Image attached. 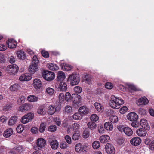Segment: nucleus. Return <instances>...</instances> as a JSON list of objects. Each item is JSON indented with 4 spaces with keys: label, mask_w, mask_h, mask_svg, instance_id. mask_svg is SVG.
<instances>
[{
    "label": "nucleus",
    "mask_w": 154,
    "mask_h": 154,
    "mask_svg": "<svg viewBox=\"0 0 154 154\" xmlns=\"http://www.w3.org/2000/svg\"><path fill=\"white\" fill-rule=\"evenodd\" d=\"M80 125L79 124L75 123L73 124L72 125V127L74 130L75 131H77L79 128Z\"/></svg>",
    "instance_id": "50"
},
{
    "label": "nucleus",
    "mask_w": 154,
    "mask_h": 154,
    "mask_svg": "<svg viewBox=\"0 0 154 154\" xmlns=\"http://www.w3.org/2000/svg\"><path fill=\"white\" fill-rule=\"evenodd\" d=\"M16 130L18 133H21L24 130L23 125L22 124L19 125L17 127Z\"/></svg>",
    "instance_id": "44"
},
{
    "label": "nucleus",
    "mask_w": 154,
    "mask_h": 154,
    "mask_svg": "<svg viewBox=\"0 0 154 154\" xmlns=\"http://www.w3.org/2000/svg\"><path fill=\"white\" fill-rule=\"evenodd\" d=\"M58 99L60 103H62L65 99V96L64 94L60 93L58 95Z\"/></svg>",
    "instance_id": "45"
},
{
    "label": "nucleus",
    "mask_w": 154,
    "mask_h": 154,
    "mask_svg": "<svg viewBox=\"0 0 154 154\" xmlns=\"http://www.w3.org/2000/svg\"><path fill=\"white\" fill-rule=\"evenodd\" d=\"M131 125L133 127L137 128L139 127V124L138 122L136 121H133L131 124Z\"/></svg>",
    "instance_id": "62"
},
{
    "label": "nucleus",
    "mask_w": 154,
    "mask_h": 154,
    "mask_svg": "<svg viewBox=\"0 0 154 154\" xmlns=\"http://www.w3.org/2000/svg\"><path fill=\"white\" fill-rule=\"evenodd\" d=\"M68 80L70 82L72 86H74L77 85L79 83L80 78L77 74H72L69 75Z\"/></svg>",
    "instance_id": "2"
},
{
    "label": "nucleus",
    "mask_w": 154,
    "mask_h": 154,
    "mask_svg": "<svg viewBox=\"0 0 154 154\" xmlns=\"http://www.w3.org/2000/svg\"><path fill=\"white\" fill-rule=\"evenodd\" d=\"M82 117V115L79 113H76L73 115V118L75 120L81 119Z\"/></svg>",
    "instance_id": "32"
},
{
    "label": "nucleus",
    "mask_w": 154,
    "mask_h": 154,
    "mask_svg": "<svg viewBox=\"0 0 154 154\" xmlns=\"http://www.w3.org/2000/svg\"><path fill=\"white\" fill-rule=\"evenodd\" d=\"M82 144L80 143L76 144L75 146V149L76 152H81Z\"/></svg>",
    "instance_id": "47"
},
{
    "label": "nucleus",
    "mask_w": 154,
    "mask_h": 154,
    "mask_svg": "<svg viewBox=\"0 0 154 154\" xmlns=\"http://www.w3.org/2000/svg\"><path fill=\"white\" fill-rule=\"evenodd\" d=\"M31 132L33 134H35L38 132V129L36 127H33L31 129Z\"/></svg>",
    "instance_id": "60"
},
{
    "label": "nucleus",
    "mask_w": 154,
    "mask_h": 154,
    "mask_svg": "<svg viewBox=\"0 0 154 154\" xmlns=\"http://www.w3.org/2000/svg\"><path fill=\"white\" fill-rule=\"evenodd\" d=\"M38 113L40 115H44L45 114V112L44 108L43 106L39 107L37 110Z\"/></svg>",
    "instance_id": "41"
},
{
    "label": "nucleus",
    "mask_w": 154,
    "mask_h": 154,
    "mask_svg": "<svg viewBox=\"0 0 154 154\" xmlns=\"http://www.w3.org/2000/svg\"><path fill=\"white\" fill-rule=\"evenodd\" d=\"M140 124L141 126L144 129L149 130V126L147 122L145 119H142L140 121Z\"/></svg>",
    "instance_id": "13"
},
{
    "label": "nucleus",
    "mask_w": 154,
    "mask_h": 154,
    "mask_svg": "<svg viewBox=\"0 0 154 154\" xmlns=\"http://www.w3.org/2000/svg\"><path fill=\"white\" fill-rule=\"evenodd\" d=\"M46 144L45 140L43 138H39L37 139L36 144L37 146L40 148H42L45 146Z\"/></svg>",
    "instance_id": "10"
},
{
    "label": "nucleus",
    "mask_w": 154,
    "mask_h": 154,
    "mask_svg": "<svg viewBox=\"0 0 154 154\" xmlns=\"http://www.w3.org/2000/svg\"><path fill=\"white\" fill-rule=\"evenodd\" d=\"M150 149L152 150H154V140H153L149 145Z\"/></svg>",
    "instance_id": "64"
},
{
    "label": "nucleus",
    "mask_w": 154,
    "mask_h": 154,
    "mask_svg": "<svg viewBox=\"0 0 154 154\" xmlns=\"http://www.w3.org/2000/svg\"><path fill=\"white\" fill-rule=\"evenodd\" d=\"M19 69L18 67L15 64L10 65V74H15L18 72Z\"/></svg>",
    "instance_id": "15"
},
{
    "label": "nucleus",
    "mask_w": 154,
    "mask_h": 154,
    "mask_svg": "<svg viewBox=\"0 0 154 154\" xmlns=\"http://www.w3.org/2000/svg\"><path fill=\"white\" fill-rule=\"evenodd\" d=\"M18 118L16 116H12L10 118V125H13L16 123Z\"/></svg>",
    "instance_id": "39"
},
{
    "label": "nucleus",
    "mask_w": 154,
    "mask_h": 154,
    "mask_svg": "<svg viewBox=\"0 0 154 154\" xmlns=\"http://www.w3.org/2000/svg\"><path fill=\"white\" fill-rule=\"evenodd\" d=\"M17 45V42L16 41L10 39V49L15 48Z\"/></svg>",
    "instance_id": "40"
},
{
    "label": "nucleus",
    "mask_w": 154,
    "mask_h": 154,
    "mask_svg": "<svg viewBox=\"0 0 154 154\" xmlns=\"http://www.w3.org/2000/svg\"><path fill=\"white\" fill-rule=\"evenodd\" d=\"M47 66L49 69L53 71L57 70L59 69L58 66L56 64L53 63H48Z\"/></svg>",
    "instance_id": "18"
},
{
    "label": "nucleus",
    "mask_w": 154,
    "mask_h": 154,
    "mask_svg": "<svg viewBox=\"0 0 154 154\" xmlns=\"http://www.w3.org/2000/svg\"><path fill=\"white\" fill-rule=\"evenodd\" d=\"M100 143L99 141H95L93 143L92 146L94 149H97L100 147Z\"/></svg>",
    "instance_id": "38"
},
{
    "label": "nucleus",
    "mask_w": 154,
    "mask_h": 154,
    "mask_svg": "<svg viewBox=\"0 0 154 154\" xmlns=\"http://www.w3.org/2000/svg\"><path fill=\"white\" fill-rule=\"evenodd\" d=\"M56 111V109L54 106L50 105L48 108V114L51 115L54 114Z\"/></svg>",
    "instance_id": "22"
},
{
    "label": "nucleus",
    "mask_w": 154,
    "mask_h": 154,
    "mask_svg": "<svg viewBox=\"0 0 154 154\" xmlns=\"http://www.w3.org/2000/svg\"><path fill=\"white\" fill-rule=\"evenodd\" d=\"M141 140L138 137H135L131 139L130 141L131 143L134 146L139 145L141 143Z\"/></svg>",
    "instance_id": "11"
},
{
    "label": "nucleus",
    "mask_w": 154,
    "mask_h": 154,
    "mask_svg": "<svg viewBox=\"0 0 154 154\" xmlns=\"http://www.w3.org/2000/svg\"><path fill=\"white\" fill-rule=\"evenodd\" d=\"M104 127L106 129L110 131H111L113 129V126L111 122H107L104 124Z\"/></svg>",
    "instance_id": "25"
},
{
    "label": "nucleus",
    "mask_w": 154,
    "mask_h": 154,
    "mask_svg": "<svg viewBox=\"0 0 154 154\" xmlns=\"http://www.w3.org/2000/svg\"><path fill=\"white\" fill-rule=\"evenodd\" d=\"M105 149L108 154H114L115 153V149L113 145L111 143H107L105 145Z\"/></svg>",
    "instance_id": "5"
},
{
    "label": "nucleus",
    "mask_w": 154,
    "mask_h": 154,
    "mask_svg": "<svg viewBox=\"0 0 154 154\" xmlns=\"http://www.w3.org/2000/svg\"><path fill=\"white\" fill-rule=\"evenodd\" d=\"M56 126L55 125H52L49 126L48 130L50 132H55L56 131Z\"/></svg>",
    "instance_id": "37"
},
{
    "label": "nucleus",
    "mask_w": 154,
    "mask_h": 154,
    "mask_svg": "<svg viewBox=\"0 0 154 154\" xmlns=\"http://www.w3.org/2000/svg\"><path fill=\"white\" fill-rule=\"evenodd\" d=\"M90 119L91 121L96 122L98 120L99 117L96 114H94L91 116Z\"/></svg>",
    "instance_id": "35"
},
{
    "label": "nucleus",
    "mask_w": 154,
    "mask_h": 154,
    "mask_svg": "<svg viewBox=\"0 0 154 154\" xmlns=\"http://www.w3.org/2000/svg\"><path fill=\"white\" fill-rule=\"evenodd\" d=\"M60 147L62 149H65L67 147V144L65 142L61 143L60 145Z\"/></svg>",
    "instance_id": "63"
},
{
    "label": "nucleus",
    "mask_w": 154,
    "mask_h": 154,
    "mask_svg": "<svg viewBox=\"0 0 154 154\" xmlns=\"http://www.w3.org/2000/svg\"><path fill=\"white\" fill-rule=\"evenodd\" d=\"M34 114L31 112L28 113L23 116L21 119V122L23 124H26L31 121L33 119Z\"/></svg>",
    "instance_id": "3"
},
{
    "label": "nucleus",
    "mask_w": 154,
    "mask_h": 154,
    "mask_svg": "<svg viewBox=\"0 0 154 154\" xmlns=\"http://www.w3.org/2000/svg\"><path fill=\"white\" fill-rule=\"evenodd\" d=\"M72 96H71L70 93L69 92H67L65 94V99L68 102L71 101Z\"/></svg>",
    "instance_id": "42"
},
{
    "label": "nucleus",
    "mask_w": 154,
    "mask_h": 154,
    "mask_svg": "<svg viewBox=\"0 0 154 154\" xmlns=\"http://www.w3.org/2000/svg\"><path fill=\"white\" fill-rule=\"evenodd\" d=\"M87 125L88 128L91 130H93L96 128V124L95 122L91 121L88 122Z\"/></svg>",
    "instance_id": "27"
},
{
    "label": "nucleus",
    "mask_w": 154,
    "mask_h": 154,
    "mask_svg": "<svg viewBox=\"0 0 154 154\" xmlns=\"http://www.w3.org/2000/svg\"><path fill=\"white\" fill-rule=\"evenodd\" d=\"M110 140V137L107 135H103L100 137V140L102 143H105L109 141Z\"/></svg>",
    "instance_id": "20"
},
{
    "label": "nucleus",
    "mask_w": 154,
    "mask_h": 154,
    "mask_svg": "<svg viewBox=\"0 0 154 154\" xmlns=\"http://www.w3.org/2000/svg\"><path fill=\"white\" fill-rule=\"evenodd\" d=\"M64 112L66 114L70 113L72 112V108L71 106L67 105L64 108Z\"/></svg>",
    "instance_id": "30"
},
{
    "label": "nucleus",
    "mask_w": 154,
    "mask_h": 154,
    "mask_svg": "<svg viewBox=\"0 0 154 154\" xmlns=\"http://www.w3.org/2000/svg\"><path fill=\"white\" fill-rule=\"evenodd\" d=\"M36 64L31 63L29 68V70L30 72L33 74L38 69L37 66Z\"/></svg>",
    "instance_id": "17"
},
{
    "label": "nucleus",
    "mask_w": 154,
    "mask_h": 154,
    "mask_svg": "<svg viewBox=\"0 0 154 154\" xmlns=\"http://www.w3.org/2000/svg\"><path fill=\"white\" fill-rule=\"evenodd\" d=\"M74 90L77 93H80L82 92V89L81 87L76 86L74 88Z\"/></svg>",
    "instance_id": "46"
},
{
    "label": "nucleus",
    "mask_w": 154,
    "mask_h": 154,
    "mask_svg": "<svg viewBox=\"0 0 154 154\" xmlns=\"http://www.w3.org/2000/svg\"><path fill=\"white\" fill-rule=\"evenodd\" d=\"M124 132L128 136H131L133 134L132 129L129 127H126Z\"/></svg>",
    "instance_id": "26"
},
{
    "label": "nucleus",
    "mask_w": 154,
    "mask_h": 154,
    "mask_svg": "<svg viewBox=\"0 0 154 154\" xmlns=\"http://www.w3.org/2000/svg\"><path fill=\"white\" fill-rule=\"evenodd\" d=\"M17 57L20 59L24 60L26 58V56L24 52L22 51L19 50L17 52Z\"/></svg>",
    "instance_id": "19"
},
{
    "label": "nucleus",
    "mask_w": 154,
    "mask_h": 154,
    "mask_svg": "<svg viewBox=\"0 0 154 154\" xmlns=\"http://www.w3.org/2000/svg\"><path fill=\"white\" fill-rule=\"evenodd\" d=\"M81 152H87L89 148V146L88 144H85L83 145H82Z\"/></svg>",
    "instance_id": "43"
},
{
    "label": "nucleus",
    "mask_w": 154,
    "mask_h": 154,
    "mask_svg": "<svg viewBox=\"0 0 154 154\" xmlns=\"http://www.w3.org/2000/svg\"><path fill=\"white\" fill-rule=\"evenodd\" d=\"M111 98L109 103L110 106L113 108L118 109L121 105L124 103L123 99L119 97H116L113 95L111 96Z\"/></svg>",
    "instance_id": "1"
},
{
    "label": "nucleus",
    "mask_w": 154,
    "mask_h": 154,
    "mask_svg": "<svg viewBox=\"0 0 154 154\" xmlns=\"http://www.w3.org/2000/svg\"><path fill=\"white\" fill-rule=\"evenodd\" d=\"M51 148L54 149H56L58 146V143L56 140H52L50 142Z\"/></svg>",
    "instance_id": "29"
},
{
    "label": "nucleus",
    "mask_w": 154,
    "mask_h": 154,
    "mask_svg": "<svg viewBox=\"0 0 154 154\" xmlns=\"http://www.w3.org/2000/svg\"><path fill=\"white\" fill-rule=\"evenodd\" d=\"M41 54L42 56L45 58H48L49 57V54L48 53L45 51H42Z\"/></svg>",
    "instance_id": "59"
},
{
    "label": "nucleus",
    "mask_w": 154,
    "mask_h": 154,
    "mask_svg": "<svg viewBox=\"0 0 154 154\" xmlns=\"http://www.w3.org/2000/svg\"><path fill=\"white\" fill-rule=\"evenodd\" d=\"M90 135V132L89 130L88 129H85L83 132V137L85 139H86L88 138Z\"/></svg>",
    "instance_id": "31"
},
{
    "label": "nucleus",
    "mask_w": 154,
    "mask_h": 154,
    "mask_svg": "<svg viewBox=\"0 0 154 154\" xmlns=\"http://www.w3.org/2000/svg\"><path fill=\"white\" fill-rule=\"evenodd\" d=\"M32 78L31 75L29 73L22 74L19 78L21 81H28L30 80Z\"/></svg>",
    "instance_id": "8"
},
{
    "label": "nucleus",
    "mask_w": 154,
    "mask_h": 154,
    "mask_svg": "<svg viewBox=\"0 0 154 154\" xmlns=\"http://www.w3.org/2000/svg\"><path fill=\"white\" fill-rule=\"evenodd\" d=\"M128 109V108L126 106H123L120 109V112L122 114H123L126 112Z\"/></svg>",
    "instance_id": "54"
},
{
    "label": "nucleus",
    "mask_w": 154,
    "mask_h": 154,
    "mask_svg": "<svg viewBox=\"0 0 154 154\" xmlns=\"http://www.w3.org/2000/svg\"><path fill=\"white\" fill-rule=\"evenodd\" d=\"M46 92L49 95H51L54 92V89L51 88H48L46 89Z\"/></svg>",
    "instance_id": "48"
},
{
    "label": "nucleus",
    "mask_w": 154,
    "mask_h": 154,
    "mask_svg": "<svg viewBox=\"0 0 154 154\" xmlns=\"http://www.w3.org/2000/svg\"><path fill=\"white\" fill-rule=\"evenodd\" d=\"M42 76L44 79L48 81L53 80L55 77L54 73L48 71H44L42 73Z\"/></svg>",
    "instance_id": "4"
},
{
    "label": "nucleus",
    "mask_w": 154,
    "mask_h": 154,
    "mask_svg": "<svg viewBox=\"0 0 154 154\" xmlns=\"http://www.w3.org/2000/svg\"><path fill=\"white\" fill-rule=\"evenodd\" d=\"M105 87L106 88L111 89L113 87V84L110 82H107L105 84Z\"/></svg>",
    "instance_id": "53"
},
{
    "label": "nucleus",
    "mask_w": 154,
    "mask_h": 154,
    "mask_svg": "<svg viewBox=\"0 0 154 154\" xmlns=\"http://www.w3.org/2000/svg\"><path fill=\"white\" fill-rule=\"evenodd\" d=\"M136 134L140 137H144L147 133L146 131L144 129H138L136 131Z\"/></svg>",
    "instance_id": "14"
},
{
    "label": "nucleus",
    "mask_w": 154,
    "mask_h": 154,
    "mask_svg": "<svg viewBox=\"0 0 154 154\" xmlns=\"http://www.w3.org/2000/svg\"><path fill=\"white\" fill-rule=\"evenodd\" d=\"M65 139L67 143L70 144L72 143L71 137L69 135H66L65 137Z\"/></svg>",
    "instance_id": "56"
},
{
    "label": "nucleus",
    "mask_w": 154,
    "mask_h": 154,
    "mask_svg": "<svg viewBox=\"0 0 154 154\" xmlns=\"http://www.w3.org/2000/svg\"><path fill=\"white\" fill-rule=\"evenodd\" d=\"M46 125L44 123H41L40 125L39 131L40 133H43L45 130Z\"/></svg>",
    "instance_id": "36"
},
{
    "label": "nucleus",
    "mask_w": 154,
    "mask_h": 154,
    "mask_svg": "<svg viewBox=\"0 0 154 154\" xmlns=\"http://www.w3.org/2000/svg\"><path fill=\"white\" fill-rule=\"evenodd\" d=\"M127 117L128 120L131 121H136L138 119V115L134 112L128 113L127 115Z\"/></svg>",
    "instance_id": "7"
},
{
    "label": "nucleus",
    "mask_w": 154,
    "mask_h": 154,
    "mask_svg": "<svg viewBox=\"0 0 154 154\" xmlns=\"http://www.w3.org/2000/svg\"><path fill=\"white\" fill-rule=\"evenodd\" d=\"M23 105L26 110H28L32 108V106L29 104L25 103L23 104Z\"/></svg>",
    "instance_id": "58"
},
{
    "label": "nucleus",
    "mask_w": 154,
    "mask_h": 154,
    "mask_svg": "<svg viewBox=\"0 0 154 154\" xmlns=\"http://www.w3.org/2000/svg\"><path fill=\"white\" fill-rule=\"evenodd\" d=\"M19 86L17 85L14 84L11 85L10 87V89L13 91H15L17 90Z\"/></svg>",
    "instance_id": "57"
},
{
    "label": "nucleus",
    "mask_w": 154,
    "mask_h": 154,
    "mask_svg": "<svg viewBox=\"0 0 154 154\" xmlns=\"http://www.w3.org/2000/svg\"><path fill=\"white\" fill-rule=\"evenodd\" d=\"M3 136L6 138H8L10 136V129H8L5 131L3 133Z\"/></svg>",
    "instance_id": "49"
},
{
    "label": "nucleus",
    "mask_w": 154,
    "mask_h": 154,
    "mask_svg": "<svg viewBox=\"0 0 154 154\" xmlns=\"http://www.w3.org/2000/svg\"><path fill=\"white\" fill-rule=\"evenodd\" d=\"M79 134L77 133H75L72 136V139L74 140H77L79 139Z\"/></svg>",
    "instance_id": "52"
},
{
    "label": "nucleus",
    "mask_w": 154,
    "mask_h": 154,
    "mask_svg": "<svg viewBox=\"0 0 154 154\" xmlns=\"http://www.w3.org/2000/svg\"><path fill=\"white\" fill-rule=\"evenodd\" d=\"M79 111L84 114H88L89 112V109L85 106H83L79 109Z\"/></svg>",
    "instance_id": "23"
},
{
    "label": "nucleus",
    "mask_w": 154,
    "mask_h": 154,
    "mask_svg": "<svg viewBox=\"0 0 154 154\" xmlns=\"http://www.w3.org/2000/svg\"><path fill=\"white\" fill-rule=\"evenodd\" d=\"M149 103V100L145 97H143L138 99L137 102L138 105H146Z\"/></svg>",
    "instance_id": "9"
},
{
    "label": "nucleus",
    "mask_w": 154,
    "mask_h": 154,
    "mask_svg": "<svg viewBox=\"0 0 154 154\" xmlns=\"http://www.w3.org/2000/svg\"><path fill=\"white\" fill-rule=\"evenodd\" d=\"M109 120L113 123H116L118 121V118L116 116H111L109 118Z\"/></svg>",
    "instance_id": "34"
},
{
    "label": "nucleus",
    "mask_w": 154,
    "mask_h": 154,
    "mask_svg": "<svg viewBox=\"0 0 154 154\" xmlns=\"http://www.w3.org/2000/svg\"><path fill=\"white\" fill-rule=\"evenodd\" d=\"M33 85L36 89H39L42 86V82L40 79H35L33 80Z\"/></svg>",
    "instance_id": "12"
},
{
    "label": "nucleus",
    "mask_w": 154,
    "mask_h": 154,
    "mask_svg": "<svg viewBox=\"0 0 154 154\" xmlns=\"http://www.w3.org/2000/svg\"><path fill=\"white\" fill-rule=\"evenodd\" d=\"M67 89V85L66 83L63 82H60L58 86V89L60 91H65Z\"/></svg>",
    "instance_id": "21"
},
{
    "label": "nucleus",
    "mask_w": 154,
    "mask_h": 154,
    "mask_svg": "<svg viewBox=\"0 0 154 154\" xmlns=\"http://www.w3.org/2000/svg\"><path fill=\"white\" fill-rule=\"evenodd\" d=\"M65 75L64 72L62 71H59L57 72V80L62 81L65 78Z\"/></svg>",
    "instance_id": "16"
},
{
    "label": "nucleus",
    "mask_w": 154,
    "mask_h": 154,
    "mask_svg": "<svg viewBox=\"0 0 154 154\" xmlns=\"http://www.w3.org/2000/svg\"><path fill=\"white\" fill-rule=\"evenodd\" d=\"M71 101L73 103L78 105L80 103L81 100V97L80 95L76 94H73L72 95Z\"/></svg>",
    "instance_id": "6"
},
{
    "label": "nucleus",
    "mask_w": 154,
    "mask_h": 154,
    "mask_svg": "<svg viewBox=\"0 0 154 154\" xmlns=\"http://www.w3.org/2000/svg\"><path fill=\"white\" fill-rule=\"evenodd\" d=\"M17 150L19 152H21L25 150V148L22 146H18L16 148Z\"/></svg>",
    "instance_id": "55"
},
{
    "label": "nucleus",
    "mask_w": 154,
    "mask_h": 154,
    "mask_svg": "<svg viewBox=\"0 0 154 154\" xmlns=\"http://www.w3.org/2000/svg\"><path fill=\"white\" fill-rule=\"evenodd\" d=\"M39 63V61L36 55H34L32 59V63L38 65Z\"/></svg>",
    "instance_id": "51"
},
{
    "label": "nucleus",
    "mask_w": 154,
    "mask_h": 154,
    "mask_svg": "<svg viewBox=\"0 0 154 154\" xmlns=\"http://www.w3.org/2000/svg\"><path fill=\"white\" fill-rule=\"evenodd\" d=\"M27 100L29 102H36L38 101V98L35 96L30 95L28 97Z\"/></svg>",
    "instance_id": "28"
},
{
    "label": "nucleus",
    "mask_w": 154,
    "mask_h": 154,
    "mask_svg": "<svg viewBox=\"0 0 154 154\" xmlns=\"http://www.w3.org/2000/svg\"><path fill=\"white\" fill-rule=\"evenodd\" d=\"M94 106L96 109L99 112H102L103 110V108L102 105L97 102L94 103Z\"/></svg>",
    "instance_id": "24"
},
{
    "label": "nucleus",
    "mask_w": 154,
    "mask_h": 154,
    "mask_svg": "<svg viewBox=\"0 0 154 154\" xmlns=\"http://www.w3.org/2000/svg\"><path fill=\"white\" fill-rule=\"evenodd\" d=\"M125 127L123 125H119L118 127L119 130L122 133L124 132Z\"/></svg>",
    "instance_id": "61"
},
{
    "label": "nucleus",
    "mask_w": 154,
    "mask_h": 154,
    "mask_svg": "<svg viewBox=\"0 0 154 154\" xmlns=\"http://www.w3.org/2000/svg\"><path fill=\"white\" fill-rule=\"evenodd\" d=\"M60 63L62 66H63L64 68L65 69L66 71L70 70L72 68V66L70 65L64 63H62L61 62H60Z\"/></svg>",
    "instance_id": "33"
}]
</instances>
